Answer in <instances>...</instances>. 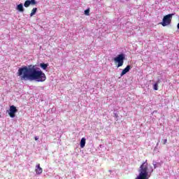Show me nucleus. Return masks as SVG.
I'll list each match as a JSON object with an SVG mask.
<instances>
[{
  "mask_svg": "<svg viewBox=\"0 0 179 179\" xmlns=\"http://www.w3.org/2000/svg\"><path fill=\"white\" fill-rule=\"evenodd\" d=\"M153 89L154 90H159V85H157V83L153 85Z\"/></svg>",
  "mask_w": 179,
  "mask_h": 179,
  "instance_id": "obj_13",
  "label": "nucleus"
},
{
  "mask_svg": "<svg viewBox=\"0 0 179 179\" xmlns=\"http://www.w3.org/2000/svg\"><path fill=\"white\" fill-rule=\"evenodd\" d=\"M85 145H86V138H82L80 141V148H85Z\"/></svg>",
  "mask_w": 179,
  "mask_h": 179,
  "instance_id": "obj_10",
  "label": "nucleus"
},
{
  "mask_svg": "<svg viewBox=\"0 0 179 179\" xmlns=\"http://www.w3.org/2000/svg\"><path fill=\"white\" fill-rule=\"evenodd\" d=\"M36 13H37V8H34L31 10V14H30L31 17L32 16H34V15H36Z\"/></svg>",
  "mask_w": 179,
  "mask_h": 179,
  "instance_id": "obj_11",
  "label": "nucleus"
},
{
  "mask_svg": "<svg viewBox=\"0 0 179 179\" xmlns=\"http://www.w3.org/2000/svg\"><path fill=\"white\" fill-rule=\"evenodd\" d=\"M17 10H19V12H24V8H23V3H20L17 6Z\"/></svg>",
  "mask_w": 179,
  "mask_h": 179,
  "instance_id": "obj_9",
  "label": "nucleus"
},
{
  "mask_svg": "<svg viewBox=\"0 0 179 179\" xmlns=\"http://www.w3.org/2000/svg\"><path fill=\"white\" fill-rule=\"evenodd\" d=\"M145 161L143 162L138 170V176L136 178V179H149L148 176L149 174H152L153 173V168H150V169L148 168V163Z\"/></svg>",
  "mask_w": 179,
  "mask_h": 179,
  "instance_id": "obj_2",
  "label": "nucleus"
},
{
  "mask_svg": "<svg viewBox=\"0 0 179 179\" xmlns=\"http://www.w3.org/2000/svg\"><path fill=\"white\" fill-rule=\"evenodd\" d=\"M40 66L42 68V69L45 70L48 67V64L41 63Z\"/></svg>",
  "mask_w": 179,
  "mask_h": 179,
  "instance_id": "obj_12",
  "label": "nucleus"
},
{
  "mask_svg": "<svg viewBox=\"0 0 179 179\" xmlns=\"http://www.w3.org/2000/svg\"><path fill=\"white\" fill-rule=\"evenodd\" d=\"M85 15H86L87 16H89L90 15V8H87L85 10Z\"/></svg>",
  "mask_w": 179,
  "mask_h": 179,
  "instance_id": "obj_14",
  "label": "nucleus"
},
{
  "mask_svg": "<svg viewBox=\"0 0 179 179\" xmlns=\"http://www.w3.org/2000/svg\"><path fill=\"white\" fill-rule=\"evenodd\" d=\"M131 68L132 67L130 65L127 66L126 68L122 70V73H120V76H124V75L128 73Z\"/></svg>",
  "mask_w": 179,
  "mask_h": 179,
  "instance_id": "obj_7",
  "label": "nucleus"
},
{
  "mask_svg": "<svg viewBox=\"0 0 179 179\" xmlns=\"http://www.w3.org/2000/svg\"><path fill=\"white\" fill-rule=\"evenodd\" d=\"M125 60V55L120 54L118 55L117 57L114 58V61L115 64H117V68H120L124 65V61Z\"/></svg>",
  "mask_w": 179,
  "mask_h": 179,
  "instance_id": "obj_4",
  "label": "nucleus"
},
{
  "mask_svg": "<svg viewBox=\"0 0 179 179\" xmlns=\"http://www.w3.org/2000/svg\"><path fill=\"white\" fill-rule=\"evenodd\" d=\"M17 111V108H16V106L13 105L10 106L8 115L10 117V118H15Z\"/></svg>",
  "mask_w": 179,
  "mask_h": 179,
  "instance_id": "obj_5",
  "label": "nucleus"
},
{
  "mask_svg": "<svg viewBox=\"0 0 179 179\" xmlns=\"http://www.w3.org/2000/svg\"><path fill=\"white\" fill-rule=\"evenodd\" d=\"M0 117H1V115H0Z\"/></svg>",
  "mask_w": 179,
  "mask_h": 179,
  "instance_id": "obj_19",
  "label": "nucleus"
},
{
  "mask_svg": "<svg viewBox=\"0 0 179 179\" xmlns=\"http://www.w3.org/2000/svg\"><path fill=\"white\" fill-rule=\"evenodd\" d=\"M166 143H167V139H164V140L163 144H164V145H166Z\"/></svg>",
  "mask_w": 179,
  "mask_h": 179,
  "instance_id": "obj_15",
  "label": "nucleus"
},
{
  "mask_svg": "<svg viewBox=\"0 0 179 179\" xmlns=\"http://www.w3.org/2000/svg\"><path fill=\"white\" fill-rule=\"evenodd\" d=\"M178 29H179V23L178 24V26H177Z\"/></svg>",
  "mask_w": 179,
  "mask_h": 179,
  "instance_id": "obj_18",
  "label": "nucleus"
},
{
  "mask_svg": "<svg viewBox=\"0 0 179 179\" xmlns=\"http://www.w3.org/2000/svg\"><path fill=\"white\" fill-rule=\"evenodd\" d=\"M17 76L21 80H36V82H45L47 76L41 70H37L34 65L24 66L18 69Z\"/></svg>",
  "mask_w": 179,
  "mask_h": 179,
  "instance_id": "obj_1",
  "label": "nucleus"
},
{
  "mask_svg": "<svg viewBox=\"0 0 179 179\" xmlns=\"http://www.w3.org/2000/svg\"><path fill=\"white\" fill-rule=\"evenodd\" d=\"M35 172L36 174H41L43 173V168L40 166V164H36L35 167Z\"/></svg>",
  "mask_w": 179,
  "mask_h": 179,
  "instance_id": "obj_8",
  "label": "nucleus"
},
{
  "mask_svg": "<svg viewBox=\"0 0 179 179\" xmlns=\"http://www.w3.org/2000/svg\"><path fill=\"white\" fill-rule=\"evenodd\" d=\"M36 3H37V1H36V0H27L24 3V6L25 8H29L30 5H36Z\"/></svg>",
  "mask_w": 179,
  "mask_h": 179,
  "instance_id": "obj_6",
  "label": "nucleus"
},
{
  "mask_svg": "<svg viewBox=\"0 0 179 179\" xmlns=\"http://www.w3.org/2000/svg\"><path fill=\"white\" fill-rule=\"evenodd\" d=\"M174 14H168L165 15L162 20V22L160 23L162 26L164 27H166V26H169V24H171V20L173 19V15Z\"/></svg>",
  "mask_w": 179,
  "mask_h": 179,
  "instance_id": "obj_3",
  "label": "nucleus"
},
{
  "mask_svg": "<svg viewBox=\"0 0 179 179\" xmlns=\"http://www.w3.org/2000/svg\"><path fill=\"white\" fill-rule=\"evenodd\" d=\"M157 83V85H159V83H160V80H158Z\"/></svg>",
  "mask_w": 179,
  "mask_h": 179,
  "instance_id": "obj_17",
  "label": "nucleus"
},
{
  "mask_svg": "<svg viewBox=\"0 0 179 179\" xmlns=\"http://www.w3.org/2000/svg\"><path fill=\"white\" fill-rule=\"evenodd\" d=\"M35 141H38V137L36 136L35 137Z\"/></svg>",
  "mask_w": 179,
  "mask_h": 179,
  "instance_id": "obj_16",
  "label": "nucleus"
}]
</instances>
